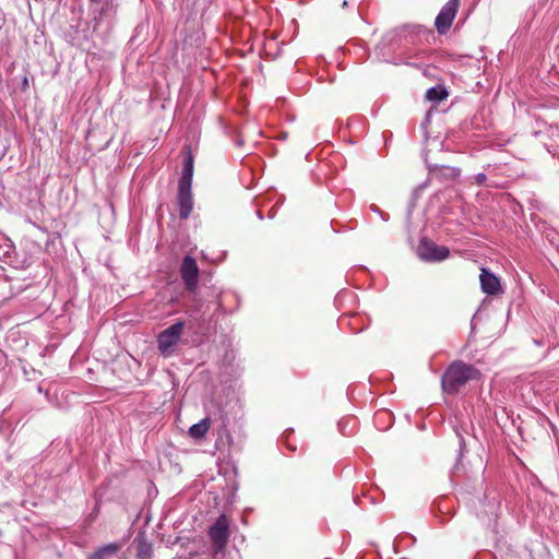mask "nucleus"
<instances>
[{"label": "nucleus", "instance_id": "nucleus-1", "mask_svg": "<svg viewBox=\"0 0 559 559\" xmlns=\"http://www.w3.org/2000/svg\"><path fill=\"white\" fill-rule=\"evenodd\" d=\"M479 377L480 372L476 367L462 360H456L453 361L443 373L441 386L445 393L455 394L466 383L477 380Z\"/></svg>", "mask_w": 559, "mask_h": 559}, {"label": "nucleus", "instance_id": "nucleus-2", "mask_svg": "<svg viewBox=\"0 0 559 559\" xmlns=\"http://www.w3.org/2000/svg\"><path fill=\"white\" fill-rule=\"evenodd\" d=\"M183 326V321H177L158 334V349L164 356H167L173 352L174 346L179 342L181 337Z\"/></svg>", "mask_w": 559, "mask_h": 559}, {"label": "nucleus", "instance_id": "nucleus-3", "mask_svg": "<svg viewBox=\"0 0 559 559\" xmlns=\"http://www.w3.org/2000/svg\"><path fill=\"white\" fill-rule=\"evenodd\" d=\"M417 254L423 261L440 262L449 258L450 250L445 246H439L428 239H421L417 248Z\"/></svg>", "mask_w": 559, "mask_h": 559}, {"label": "nucleus", "instance_id": "nucleus-4", "mask_svg": "<svg viewBox=\"0 0 559 559\" xmlns=\"http://www.w3.org/2000/svg\"><path fill=\"white\" fill-rule=\"evenodd\" d=\"M209 536L216 551H222L229 538V521L221 514L209 530Z\"/></svg>", "mask_w": 559, "mask_h": 559}, {"label": "nucleus", "instance_id": "nucleus-5", "mask_svg": "<svg viewBox=\"0 0 559 559\" xmlns=\"http://www.w3.org/2000/svg\"><path fill=\"white\" fill-rule=\"evenodd\" d=\"M460 0H449L440 10L435 20V26L439 34H445L456 15Z\"/></svg>", "mask_w": 559, "mask_h": 559}, {"label": "nucleus", "instance_id": "nucleus-6", "mask_svg": "<svg viewBox=\"0 0 559 559\" xmlns=\"http://www.w3.org/2000/svg\"><path fill=\"white\" fill-rule=\"evenodd\" d=\"M180 275L189 292H194L199 283V266L191 255H186L180 266Z\"/></svg>", "mask_w": 559, "mask_h": 559}, {"label": "nucleus", "instance_id": "nucleus-7", "mask_svg": "<svg viewBox=\"0 0 559 559\" xmlns=\"http://www.w3.org/2000/svg\"><path fill=\"white\" fill-rule=\"evenodd\" d=\"M192 187H178L177 203L179 207V216L187 219L193 210Z\"/></svg>", "mask_w": 559, "mask_h": 559}, {"label": "nucleus", "instance_id": "nucleus-8", "mask_svg": "<svg viewBox=\"0 0 559 559\" xmlns=\"http://www.w3.org/2000/svg\"><path fill=\"white\" fill-rule=\"evenodd\" d=\"M481 290L487 295H497L501 293V284L499 278L488 271L487 269H481V273L479 276Z\"/></svg>", "mask_w": 559, "mask_h": 559}, {"label": "nucleus", "instance_id": "nucleus-9", "mask_svg": "<svg viewBox=\"0 0 559 559\" xmlns=\"http://www.w3.org/2000/svg\"><path fill=\"white\" fill-rule=\"evenodd\" d=\"M193 178V156L189 153L182 165V173L178 182V187H192Z\"/></svg>", "mask_w": 559, "mask_h": 559}, {"label": "nucleus", "instance_id": "nucleus-10", "mask_svg": "<svg viewBox=\"0 0 559 559\" xmlns=\"http://www.w3.org/2000/svg\"><path fill=\"white\" fill-rule=\"evenodd\" d=\"M118 551V545L112 543L98 548L95 552L90 555L87 559H110Z\"/></svg>", "mask_w": 559, "mask_h": 559}, {"label": "nucleus", "instance_id": "nucleus-11", "mask_svg": "<svg viewBox=\"0 0 559 559\" xmlns=\"http://www.w3.org/2000/svg\"><path fill=\"white\" fill-rule=\"evenodd\" d=\"M211 420L210 418H203L199 423L192 425L189 429V435L193 439L203 438L210 429Z\"/></svg>", "mask_w": 559, "mask_h": 559}, {"label": "nucleus", "instance_id": "nucleus-12", "mask_svg": "<svg viewBox=\"0 0 559 559\" xmlns=\"http://www.w3.org/2000/svg\"><path fill=\"white\" fill-rule=\"evenodd\" d=\"M448 95V91L442 85L432 86L426 92V98L430 102H441L445 99Z\"/></svg>", "mask_w": 559, "mask_h": 559}, {"label": "nucleus", "instance_id": "nucleus-13", "mask_svg": "<svg viewBox=\"0 0 559 559\" xmlns=\"http://www.w3.org/2000/svg\"><path fill=\"white\" fill-rule=\"evenodd\" d=\"M153 557V547L152 544L146 540H141L138 545V559H152Z\"/></svg>", "mask_w": 559, "mask_h": 559}, {"label": "nucleus", "instance_id": "nucleus-14", "mask_svg": "<svg viewBox=\"0 0 559 559\" xmlns=\"http://www.w3.org/2000/svg\"><path fill=\"white\" fill-rule=\"evenodd\" d=\"M355 419L354 418H344L342 419L340 423H338V428H340V431L343 433V435H349L353 432L354 430V427L352 429H349L348 431L346 430L347 429V426L353 423V425L355 424L354 423Z\"/></svg>", "mask_w": 559, "mask_h": 559}, {"label": "nucleus", "instance_id": "nucleus-15", "mask_svg": "<svg viewBox=\"0 0 559 559\" xmlns=\"http://www.w3.org/2000/svg\"><path fill=\"white\" fill-rule=\"evenodd\" d=\"M487 181V176L484 173H479L474 176V182L478 186H483Z\"/></svg>", "mask_w": 559, "mask_h": 559}, {"label": "nucleus", "instance_id": "nucleus-16", "mask_svg": "<svg viewBox=\"0 0 559 559\" xmlns=\"http://www.w3.org/2000/svg\"><path fill=\"white\" fill-rule=\"evenodd\" d=\"M370 209H371V211L378 213L383 221L389 219V215L386 213L382 212L377 205L372 204V205H370Z\"/></svg>", "mask_w": 559, "mask_h": 559}, {"label": "nucleus", "instance_id": "nucleus-17", "mask_svg": "<svg viewBox=\"0 0 559 559\" xmlns=\"http://www.w3.org/2000/svg\"><path fill=\"white\" fill-rule=\"evenodd\" d=\"M257 216L259 217V219H263V215H262L261 211H257Z\"/></svg>", "mask_w": 559, "mask_h": 559}, {"label": "nucleus", "instance_id": "nucleus-18", "mask_svg": "<svg viewBox=\"0 0 559 559\" xmlns=\"http://www.w3.org/2000/svg\"><path fill=\"white\" fill-rule=\"evenodd\" d=\"M347 5H348V2L346 0H344L342 3V8L345 9V8H347Z\"/></svg>", "mask_w": 559, "mask_h": 559}, {"label": "nucleus", "instance_id": "nucleus-19", "mask_svg": "<svg viewBox=\"0 0 559 559\" xmlns=\"http://www.w3.org/2000/svg\"><path fill=\"white\" fill-rule=\"evenodd\" d=\"M460 440H461V442H460V447H461V451H462V450H463V447H464V443H463V439H462L461 437H460Z\"/></svg>", "mask_w": 559, "mask_h": 559}, {"label": "nucleus", "instance_id": "nucleus-20", "mask_svg": "<svg viewBox=\"0 0 559 559\" xmlns=\"http://www.w3.org/2000/svg\"><path fill=\"white\" fill-rule=\"evenodd\" d=\"M98 22H99V19H98V17H95V25H94V28L98 25Z\"/></svg>", "mask_w": 559, "mask_h": 559}, {"label": "nucleus", "instance_id": "nucleus-21", "mask_svg": "<svg viewBox=\"0 0 559 559\" xmlns=\"http://www.w3.org/2000/svg\"><path fill=\"white\" fill-rule=\"evenodd\" d=\"M23 84H24V86H26V85L28 84V82H27V79H26V78L24 79Z\"/></svg>", "mask_w": 559, "mask_h": 559}, {"label": "nucleus", "instance_id": "nucleus-22", "mask_svg": "<svg viewBox=\"0 0 559 559\" xmlns=\"http://www.w3.org/2000/svg\"><path fill=\"white\" fill-rule=\"evenodd\" d=\"M92 2H97L98 0H91Z\"/></svg>", "mask_w": 559, "mask_h": 559}]
</instances>
